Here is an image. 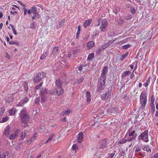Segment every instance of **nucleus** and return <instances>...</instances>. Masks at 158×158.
Masks as SVG:
<instances>
[{"instance_id": "nucleus-25", "label": "nucleus", "mask_w": 158, "mask_h": 158, "mask_svg": "<svg viewBox=\"0 0 158 158\" xmlns=\"http://www.w3.org/2000/svg\"><path fill=\"white\" fill-rule=\"evenodd\" d=\"M70 113V110H64L60 113V116H64L65 115H68Z\"/></svg>"}, {"instance_id": "nucleus-14", "label": "nucleus", "mask_w": 158, "mask_h": 158, "mask_svg": "<svg viewBox=\"0 0 158 158\" xmlns=\"http://www.w3.org/2000/svg\"><path fill=\"white\" fill-rule=\"evenodd\" d=\"M46 74L45 73L42 72L38 73L36 77H35L34 79H43L45 77Z\"/></svg>"}, {"instance_id": "nucleus-35", "label": "nucleus", "mask_w": 158, "mask_h": 158, "mask_svg": "<svg viewBox=\"0 0 158 158\" xmlns=\"http://www.w3.org/2000/svg\"><path fill=\"white\" fill-rule=\"evenodd\" d=\"M35 136H34L32 137L31 139H30L27 142V144H29L31 143L32 141L34 140L35 139Z\"/></svg>"}, {"instance_id": "nucleus-56", "label": "nucleus", "mask_w": 158, "mask_h": 158, "mask_svg": "<svg viewBox=\"0 0 158 158\" xmlns=\"http://www.w3.org/2000/svg\"><path fill=\"white\" fill-rule=\"evenodd\" d=\"M19 130L18 129H17L15 131L14 134L17 137L19 133Z\"/></svg>"}, {"instance_id": "nucleus-34", "label": "nucleus", "mask_w": 158, "mask_h": 158, "mask_svg": "<svg viewBox=\"0 0 158 158\" xmlns=\"http://www.w3.org/2000/svg\"><path fill=\"white\" fill-rule=\"evenodd\" d=\"M53 51L52 53H54V54H55L56 52H57L59 50V48L57 47H55L53 48Z\"/></svg>"}, {"instance_id": "nucleus-21", "label": "nucleus", "mask_w": 158, "mask_h": 158, "mask_svg": "<svg viewBox=\"0 0 158 158\" xmlns=\"http://www.w3.org/2000/svg\"><path fill=\"white\" fill-rule=\"evenodd\" d=\"M109 44H107V43H106L99 47L98 50L99 51H101L102 50L105 49V48H107L109 46Z\"/></svg>"}, {"instance_id": "nucleus-28", "label": "nucleus", "mask_w": 158, "mask_h": 158, "mask_svg": "<svg viewBox=\"0 0 158 158\" xmlns=\"http://www.w3.org/2000/svg\"><path fill=\"white\" fill-rule=\"evenodd\" d=\"M128 54V52H127L124 54L122 55L121 56L120 60L122 61H123L124 58H125L126 57H127Z\"/></svg>"}, {"instance_id": "nucleus-5", "label": "nucleus", "mask_w": 158, "mask_h": 158, "mask_svg": "<svg viewBox=\"0 0 158 158\" xmlns=\"http://www.w3.org/2000/svg\"><path fill=\"white\" fill-rule=\"evenodd\" d=\"M140 101L143 108L145 106L147 102V99L146 97V94L145 92H143L141 94L140 96Z\"/></svg>"}, {"instance_id": "nucleus-45", "label": "nucleus", "mask_w": 158, "mask_h": 158, "mask_svg": "<svg viewBox=\"0 0 158 158\" xmlns=\"http://www.w3.org/2000/svg\"><path fill=\"white\" fill-rule=\"evenodd\" d=\"M26 134L25 132H22L20 136V138L21 140H23L26 137Z\"/></svg>"}, {"instance_id": "nucleus-48", "label": "nucleus", "mask_w": 158, "mask_h": 158, "mask_svg": "<svg viewBox=\"0 0 158 158\" xmlns=\"http://www.w3.org/2000/svg\"><path fill=\"white\" fill-rule=\"evenodd\" d=\"M17 137L14 134H11L10 136V139H13Z\"/></svg>"}, {"instance_id": "nucleus-27", "label": "nucleus", "mask_w": 158, "mask_h": 158, "mask_svg": "<svg viewBox=\"0 0 158 158\" xmlns=\"http://www.w3.org/2000/svg\"><path fill=\"white\" fill-rule=\"evenodd\" d=\"M127 139H122L121 140H120L119 142L118 143L120 144H123L124 143H126L127 142V141H128L129 139L128 138H127Z\"/></svg>"}, {"instance_id": "nucleus-30", "label": "nucleus", "mask_w": 158, "mask_h": 158, "mask_svg": "<svg viewBox=\"0 0 158 158\" xmlns=\"http://www.w3.org/2000/svg\"><path fill=\"white\" fill-rule=\"evenodd\" d=\"M41 103H44L46 101V96H41Z\"/></svg>"}, {"instance_id": "nucleus-52", "label": "nucleus", "mask_w": 158, "mask_h": 158, "mask_svg": "<svg viewBox=\"0 0 158 158\" xmlns=\"http://www.w3.org/2000/svg\"><path fill=\"white\" fill-rule=\"evenodd\" d=\"M72 149L73 150H77L78 149V147L76 146V144H73L72 147Z\"/></svg>"}, {"instance_id": "nucleus-19", "label": "nucleus", "mask_w": 158, "mask_h": 158, "mask_svg": "<svg viewBox=\"0 0 158 158\" xmlns=\"http://www.w3.org/2000/svg\"><path fill=\"white\" fill-rule=\"evenodd\" d=\"M27 114V111L26 108H23L20 111L19 115L20 117Z\"/></svg>"}, {"instance_id": "nucleus-33", "label": "nucleus", "mask_w": 158, "mask_h": 158, "mask_svg": "<svg viewBox=\"0 0 158 158\" xmlns=\"http://www.w3.org/2000/svg\"><path fill=\"white\" fill-rule=\"evenodd\" d=\"M98 19L95 21V25L98 27L99 26L100 24V22L101 21H102V19L98 18Z\"/></svg>"}, {"instance_id": "nucleus-16", "label": "nucleus", "mask_w": 158, "mask_h": 158, "mask_svg": "<svg viewBox=\"0 0 158 158\" xmlns=\"http://www.w3.org/2000/svg\"><path fill=\"white\" fill-rule=\"evenodd\" d=\"M83 133L82 132H81L78 134L77 139L79 143H80L82 141L83 138Z\"/></svg>"}, {"instance_id": "nucleus-53", "label": "nucleus", "mask_w": 158, "mask_h": 158, "mask_svg": "<svg viewBox=\"0 0 158 158\" xmlns=\"http://www.w3.org/2000/svg\"><path fill=\"white\" fill-rule=\"evenodd\" d=\"M151 107L152 113L153 114L154 113L155 111V108L154 105V104H153V105Z\"/></svg>"}, {"instance_id": "nucleus-63", "label": "nucleus", "mask_w": 158, "mask_h": 158, "mask_svg": "<svg viewBox=\"0 0 158 158\" xmlns=\"http://www.w3.org/2000/svg\"><path fill=\"white\" fill-rule=\"evenodd\" d=\"M18 2L22 6L25 7L26 6L20 1H18Z\"/></svg>"}, {"instance_id": "nucleus-8", "label": "nucleus", "mask_w": 158, "mask_h": 158, "mask_svg": "<svg viewBox=\"0 0 158 158\" xmlns=\"http://www.w3.org/2000/svg\"><path fill=\"white\" fill-rule=\"evenodd\" d=\"M107 139H104L101 140L100 142V145L99 148L100 149H104L107 145Z\"/></svg>"}, {"instance_id": "nucleus-6", "label": "nucleus", "mask_w": 158, "mask_h": 158, "mask_svg": "<svg viewBox=\"0 0 158 158\" xmlns=\"http://www.w3.org/2000/svg\"><path fill=\"white\" fill-rule=\"evenodd\" d=\"M148 130H146L142 133L139 136L140 139L145 142L148 141Z\"/></svg>"}, {"instance_id": "nucleus-17", "label": "nucleus", "mask_w": 158, "mask_h": 158, "mask_svg": "<svg viewBox=\"0 0 158 158\" xmlns=\"http://www.w3.org/2000/svg\"><path fill=\"white\" fill-rule=\"evenodd\" d=\"M92 20L91 19H90L86 20L83 25V27L85 28H86L88 26H89L90 25V24L92 23Z\"/></svg>"}, {"instance_id": "nucleus-59", "label": "nucleus", "mask_w": 158, "mask_h": 158, "mask_svg": "<svg viewBox=\"0 0 158 158\" xmlns=\"http://www.w3.org/2000/svg\"><path fill=\"white\" fill-rule=\"evenodd\" d=\"M118 23L119 24H123L124 23V21L122 19H119L118 21Z\"/></svg>"}, {"instance_id": "nucleus-60", "label": "nucleus", "mask_w": 158, "mask_h": 158, "mask_svg": "<svg viewBox=\"0 0 158 158\" xmlns=\"http://www.w3.org/2000/svg\"><path fill=\"white\" fill-rule=\"evenodd\" d=\"M141 149V148L139 147H137L136 148L135 150V152H137L139 151Z\"/></svg>"}, {"instance_id": "nucleus-15", "label": "nucleus", "mask_w": 158, "mask_h": 158, "mask_svg": "<svg viewBox=\"0 0 158 158\" xmlns=\"http://www.w3.org/2000/svg\"><path fill=\"white\" fill-rule=\"evenodd\" d=\"M117 109L116 108H115L114 107H112L111 108L108 110L107 112L108 114H114L117 112Z\"/></svg>"}, {"instance_id": "nucleus-10", "label": "nucleus", "mask_w": 158, "mask_h": 158, "mask_svg": "<svg viewBox=\"0 0 158 158\" xmlns=\"http://www.w3.org/2000/svg\"><path fill=\"white\" fill-rule=\"evenodd\" d=\"M110 95V92L108 91L106 92L105 93L101 95V98L102 100L106 101L108 99Z\"/></svg>"}, {"instance_id": "nucleus-41", "label": "nucleus", "mask_w": 158, "mask_h": 158, "mask_svg": "<svg viewBox=\"0 0 158 158\" xmlns=\"http://www.w3.org/2000/svg\"><path fill=\"white\" fill-rule=\"evenodd\" d=\"M34 15V16L35 18H37L39 19L40 18V15L37 12L33 14Z\"/></svg>"}, {"instance_id": "nucleus-61", "label": "nucleus", "mask_w": 158, "mask_h": 158, "mask_svg": "<svg viewBox=\"0 0 158 158\" xmlns=\"http://www.w3.org/2000/svg\"><path fill=\"white\" fill-rule=\"evenodd\" d=\"M158 157V152L156 153L154 156L151 158H157Z\"/></svg>"}, {"instance_id": "nucleus-55", "label": "nucleus", "mask_w": 158, "mask_h": 158, "mask_svg": "<svg viewBox=\"0 0 158 158\" xmlns=\"http://www.w3.org/2000/svg\"><path fill=\"white\" fill-rule=\"evenodd\" d=\"M131 12L133 14H134L135 13V10L134 8L132 7H131Z\"/></svg>"}, {"instance_id": "nucleus-38", "label": "nucleus", "mask_w": 158, "mask_h": 158, "mask_svg": "<svg viewBox=\"0 0 158 158\" xmlns=\"http://www.w3.org/2000/svg\"><path fill=\"white\" fill-rule=\"evenodd\" d=\"M131 45L130 44H127L123 45L122 47L123 49H127L131 47Z\"/></svg>"}, {"instance_id": "nucleus-46", "label": "nucleus", "mask_w": 158, "mask_h": 158, "mask_svg": "<svg viewBox=\"0 0 158 158\" xmlns=\"http://www.w3.org/2000/svg\"><path fill=\"white\" fill-rule=\"evenodd\" d=\"M40 101V98L39 97L36 98L35 99V104H38L39 103Z\"/></svg>"}, {"instance_id": "nucleus-54", "label": "nucleus", "mask_w": 158, "mask_h": 158, "mask_svg": "<svg viewBox=\"0 0 158 158\" xmlns=\"http://www.w3.org/2000/svg\"><path fill=\"white\" fill-rule=\"evenodd\" d=\"M5 57L8 59H10V57L8 53L7 52H5Z\"/></svg>"}, {"instance_id": "nucleus-24", "label": "nucleus", "mask_w": 158, "mask_h": 158, "mask_svg": "<svg viewBox=\"0 0 158 158\" xmlns=\"http://www.w3.org/2000/svg\"><path fill=\"white\" fill-rule=\"evenodd\" d=\"M48 54V51H46V52L44 53L40 57V60H43L44 59Z\"/></svg>"}, {"instance_id": "nucleus-49", "label": "nucleus", "mask_w": 158, "mask_h": 158, "mask_svg": "<svg viewBox=\"0 0 158 158\" xmlns=\"http://www.w3.org/2000/svg\"><path fill=\"white\" fill-rule=\"evenodd\" d=\"M24 88L25 91H27L28 90V86L27 83L25 82L23 83Z\"/></svg>"}, {"instance_id": "nucleus-1", "label": "nucleus", "mask_w": 158, "mask_h": 158, "mask_svg": "<svg viewBox=\"0 0 158 158\" xmlns=\"http://www.w3.org/2000/svg\"><path fill=\"white\" fill-rule=\"evenodd\" d=\"M136 136L137 134L136 133H135V131L134 130H132V128H130L128 130L124 138H128L129 139L128 142H130L135 139Z\"/></svg>"}, {"instance_id": "nucleus-9", "label": "nucleus", "mask_w": 158, "mask_h": 158, "mask_svg": "<svg viewBox=\"0 0 158 158\" xmlns=\"http://www.w3.org/2000/svg\"><path fill=\"white\" fill-rule=\"evenodd\" d=\"M21 119L22 122L24 123H27L28 122L30 119V116L28 114H27L20 117Z\"/></svg>"}, {"instance_id": "nucleus-64", "label": "nucleus", "mask_w": 158, "mask_h": 158, "mask_svg": "<svg viewBox=\"0 0 158 158\" xmlns=\"http://www.w3.org/2000/svg\"><path fill=\"white\" fill-rule=\"evenodd\" d=\"M126 42V41L125 40H123L122 41H120V42H118V44L119 45H121L122 44L125 43Z\"/></svg>"}, {"instance_id": "nucleus-40", "label": "nucleus", "mask_w": 158, "mask_h": 158, "mask_svg": "<svg viewBox=\"0 0 158 158\" xmlns=\"http://www.w3.org/2000/svg\"><path fill=\"white\" fill-rule=\"evenodd\" d=\"M34 15V16L35 18H37L39 19L40 18V15L37 12L33 14Z\"/></svg>"}, {"instance_id": "nucleus-51", "label": "nucleus", "mask_w": 158, "mask_h": 158, "mask_svg": "<svg viewBox=\"0 0 158 158\" xmlns=\"http://www.w3.org/2000/svg\"><path fill=\"white\" fill-rule=\"evenodd\" d=\"M85 65H80L78 67V69L79 71H81L83 69V68L85 66Z\"/></svg>"}, {"instance_id": "nucleus-58", "label": "nucleus", "mask_w": 158, "mask_h": 158, "mask_svg": "<svg viewBox=\"0 0 158 158\" xmlns=\"http://www.w3.org/2000/svg\"><path fill=\"white\" fill-rule=\"evenodd\" d=\"M9 44H15L16 45H18L19 44V43H16L14 41H10L9 42Z\"/></svg>"}, {"instance_id": "nucleus-62", "label": "nucleus", "mask_w": 158, "mask_h": 158, "mask_svg": "<svg viewBox=\"0 0 158 158\" xmlns=\"http://www.w3.org/2000/svg\"><path fill=\"white\" fill-rule=\"evenodd\" d=\"M35 23H31L30 25V27L31 28H34V27Z\"/></svg>"}, {"instance_id": "nucleus-44", "label": "nucleus", "mask_w": 158, "mask_h": 158, "mask_svg": "<svg viewBox=\"0 0 158 158\" xmlns=\"http://www.w3.org/2000/svg\"><path fill=\"white\" fill-rule=\"evenodd\" d=\"M143 149L144 151H150L151 149L147 146H145L143 148Z\"/></svg>"}, {"instance_id": "nucleus-3", "label": "nucleus", "mask_w": 158, "mask_h": 158, "mask_svg": "<svg viewBox=\"0 0 158 158\" xmlns=\"http://www.w3.org/2000/svg\"><path fill=\"white\" fill-rule=\"evenodd\" d=\"M64 90L63 88L58 87L57 89H54L50 91V94L56 95L60 96L62 95L64 93Z\"/></svg>"}, {"instance_id": "nucleus-11", "label": "nucleus", "mask_w": 158, "mask_h": 158, "mask_svg": "<svg viewBox=\"0 0 158 158\" xmlns=\"http://www.w3.org/2000/svg\"><path fill=\"white\" fill-rule=\"evenodd\" d=\"M28 101V98H25L24 99L21 100L17 104V106H22L24 104L27 102Z\"/></svg>"}, {"instance_id": "nucleus-32", "label": "nucleus", "mask_w": 158, "mask_h": 158, "mask_svg": "<svg viewBox=\"0 0 158 158\" xmlns=\"http://www.w3.org/2000/svg\"><path fill=\"white\" fill-rule=\"evenodd\" d=\"M8 152H5L2 154L0 155V157L1 158L2 157L3 158H6V157L8 155Z\"/></svg>"}, {"instance_id": "nucleus-36", "label": "nucleus", "mask_w": 158, "mask_h": 158, "mask_svg": "<svg viewBox=\"0 0 158 158\" xmlns=\"http://www.w3.org/2000/svg\"><path fill=\"white\" fill-rule=\"evenodd\" d=\"M9 119V118L7 116H5L2 118V120L1 121V123H4L5 122L7 121H8Z\"/></svg>"}, {"instance_id": "nucleus-4", "label": "nucleus", "mask_w": 158, "mask_h": 158, "mask_svg": "<svg viewBox=\"0 0 158 158\" xmlns=\"http://www.w3.org/2000/svg\"><path fill=\"white\" fill-rule=\"evenodd\" d=\"M105 80H99L98 81V88L97 89V92L101 93L102 91L104 90L105 88Z\"/></svg>"}, {"instance_id": "nucleus-50", "label": "nucleus", "mask_w": 158, "mask_h": 158, "mask_svg": "<svg viewBox=\"0 0 158 158\" xmlns=\"http://www.w3.org/2000/svg\"><path fill=\"white\" fill-rule=\"evenodd\" d=\"M132 18V16L131 15H128L124 17V19L126 20H128L130 19H131Z\"/></svg>"}, {"instance_id": "nucleus-29", "label": "nucleus", "mask_w": 158, "mask_h": 158, "mask_svg": "<svg viewBox=\"0 0 158 158\" xmlns=\"http://www.w3.org/2000/svg\"><path fill=\"white\" fill-rule=\"evenodd\" d=\"M54 134H52L51 135L50 137L48 138V139L44 142V143H48L50 141H51L53 139V137L54 136Z\"/></svg>"}, {"instance_id": "nucleus-20", "label": "nucleus", "mask_w": 158, "mask_h": 158, "mask_svg": "<svg viewBox=\"0 0 158 158\" xmlns=\"http://www.w3.org/2000/svg\"><path fill=\"white\" fill-rule=\"evenodd\" d=\"M94 42L93 41H91L88 42L87 44V47L89 49H90L94 46Z\"/></svg>"}, {"instance_id": "nucleus-13", "label": "nucleus", "mask_w": 158, "mask_h": 158, "mask_svg": "<svg viewBox=\"0 0 158 158\" xmlns=\"http://www.w3.org/2000/svg\"><path fill=\"white\" fill-rule=\"evenodd\" d=\"M10 127L9 125H8L5 128L4 132V134L6 137H8L10 132Z\"/></svg>"}, {"instance_id": "nucleus-26", "label": "nucleus", "mask_w": 158, "mask_h": 158, "mask_svg": "<svg viewBox=\"0 0 158 158\" xmlns=\"http://www.w3.org/2000/svg\"><path fill=\"white\" fill-rule=\"evenodd\" d=\"M94 56V53L93 52L89 54L87 58V60H92Z\"/></svg>"}, {"instance_id": "nucleus-2", "label": "nucleus", "mask_w": 158, "mask_h": 158, "mask_svg": "<svg viewBox=\"0 0 158 158\" xmlns=\"http://www.w3.org/2000/svg\"><path fill=\"white\" fill-rule=\"evenodd\" d=\"M108 26V23L106 19L105 18L102 19L99 27L100 31L101 32H105Z\"/></svg>"}, {"instance_id": "nucleus-39", "label": "nucleus", "mask_w": 158, "mask_h": 158, "mask_svg": "<svg viewBox=\"0 0 158 158\" xmlns=\"http://www.w3.org/2000/svg\"><path fill=\"white\" fill-rule=\"evenodd\" d=\"M34 15V16L35 18H37L39 19L40 18V15L37 12L33 14Z\"/></svg>"}, {"instance_id": "nucleus-18", "label": "nucleus", "mask_w": 158, "mask_h": 158, "mask_svg": "<svg viewBox=\"0 0 158 158\" xmlns=\"http://www.w3.org/2000/svg\"><path fill=\"white\" fill-rule=\"evenodd\" d=\"M15 94V93H13L10 95V96H9L8 98L6 100V101H7L9 103L13 102L14 100L13 96Z\"/></svg>"}, {"instance_id": "nucleus-12", "label": "nucleus", "mask_w": 158, "mask_h": 158, "mask_svg": "<svg viewBox=\"0 0 158 158\" xmlns=\"http://www.w3.org/2000/svg\"><path fill=\"white\" fill-rule=\"evenodd\" d=\"M108 68L107 66H105L103 68L101 74L102 77L104 79H105L106 75L107 73Z\"/></svg>"}, {"instance_id": "nucleus-7", "label": "nucleus", "mask_w": 158, "mask_h": 158, "mask_svg": "<svg viewBox=\"0 0 158 158\" xmlns=\"http://www.w3.org/2000/svg\"><path fill=\"white\" fill-rule=\"evenodd\" d=\"M55 84L57 87L59 88H62L67 84L66 83L64 82L62 80H56Z\"/></svg>"}, {"instance_id": "nucleus-42", "label": "nucleus", "mask_w": 158, "mask_h": 158, "mask_svg": "<svg viewBox=\"0 0 158 158\" xmlns=\"http://www.w3.org/2000/svg\"><path fill=\"white\" fill-rule=\"evenodd\" d=\"M130 73V72L129 71L125 72L122 74V77H125Z\"/></svg>"}, {"instance_id": "nucleus-22", "label": "nucleus", "mask_w": 158, "mask_h": 158, "mask_svg": "<svg viewBox=\"0 0 158 158\" xmlns=\"http://www.w3.org/2000/svg\"><path fill=\"white\" fill-rule=\"evenodd\" d=\"M87 102L89 103L91 101V94L89 92L87 91L86 93Z\"/></svg>"}, {"instance_id": "nucleus-43", "label": "nucleus", "mask_w": 158, "mask_h": 158, "mask_svg": "<svg viewBox=\"0 0 158 158\" xmlns=\"http://www.w3.org/2000/svg\"><path fill=\"white\" fill-rule=\"evenodd\" d=\"M9 112L10 115H12L15 114V109H12L10 110Z\"/></svg>"}, {"instance_id": "nucleus-23", "label": "nucleus", "mask_w": 158, "mask_h": 158, "mask_svg": "<svg viewBox=\"0 0 158 158\" xmlns=\"http://www.w3.org/2000/svg\"><path fill=\"white\" fill-rule=\"evenodd\" d=\"M41 96H46L47 92L46 88H43L40 91Z\"/></svg>"}, {"instance_id": "nucleus-37", "label": "nucleus", "mask_w": 158, "mask_h": 158, "mask_svg": "<svg viewBox=\"0 0 158 158\" xmlns=\"http://www.w3.org/2000/svg\"><path fill=\"white\" fill-rule=\"evenodd\" d=\"M5 109L4 108H0V116H2L4 113Z\"/></svg>"}, {"instance_id": "nucleus-47", "label": "nucleus", "mask_w": 158, "mask_h": 158, "mask_svg": "<svg viewBox=\"0 0 158 158\" xmlns=\"http://www.w3.org/2000/svg\"><path fill=\"white\" fill-rule=\"evenodd\" d=\"M133 65H134V70H135L137 68V65H138V63L137 61H135V62H134L133 63Z\"/></svg>"}, {"instance_id": "nucleus-31", "label": "nucleus", "mask_w": 158, "mask_h": 158, "mask_svg": "<svg viewBox=\"0 0 158 158\" xmlns=\"http://www.w3.org/2000/svg\"><path fill=\"white\" fill-rule=\"evenodd\" d=\"M31 12L33 14L37 12V8L35 6L32 7H31Z\"/></svg>"}, {"instance_id": "nucleus-57", "label": "nucleus", "mask_w": 158, "mask_h": 158, "mask_svg": "<svg viewBox=\"0 0 158 158\" xmlns=\"http://www.w3.org/2000/svg\"><path fill=\"white\" fill-rule=\"evenodd\" d=\"M23 9L24 11V15H26L27 14V9H26L25 7H24Z\"/></svg>"}]
</instances>
